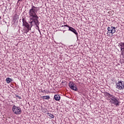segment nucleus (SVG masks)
<instances>
[{
	"label": "nucleus",
	"instance_id": "39448f33",
	"mask_svg": "<svg viewBox=\"0 0 124 124\" xmlns=\"http://www.w3.org/2000/svg\"><path fill=\"white\" fill-rule=\"evenodd\" d=\"M69 88H70V89H71V90H73V91H75L76 92H77V91H78V89L77 88V86L73 82H71V81L69 82Z\"/></svg>",
	"mask_w": 124,
	"mask_h": 124
},
{
	"label": "nucleus",
	"instance_id": "ddd939ff",
	"mask_svg": "<svg viewBox=\"0 0 124 124\" xmlns=\"http://www.w3.org/2000/svg\"><path fill=\"white\" fill-rule=\"evenodd\" d=\"M43 99L48 100V99H50V96L49 95L43 96Z\"/></svg>",
	"mask_w": 124,
	"mask_h": 124
},
{
	"label": "nucleus",
	"instance_id": "20e7f679",
	"mask_svg": "<svg viewBox=\"0 0 124 124\" xmlns=\"http://www.w3.org/2000/svg\"><path fill=\"white\" fill-rule=\"evenodd\" d=\"M13 112L16 115H20L22 113V109L19 107L14 106L12 108Z\"/></svg>",
	"mask_w": 124,
	"mask_h": 124
},
{
	"label": "nucleus",
	"instance_id": "9b49d317",
	"mask_svg": "<svg viewBox=\"0 0 124 124\" xmlns=\"http://www.w3.org/2000/svg\"><path fill=\"white\" fill-rule=\"evenodd\" d=\"M111 33H115L117 31V28L115 27L111 26Z\"/></svg>",
	"mask_w": 124,
	"mask_h": 124
},
{
	"label": "nucleus",
	"instance_id": "6e6552de",
	"mask_svg": "<svg viewBox=\"0 0 124 124\" xmlns=\"http://www.w3.org/2000/svg\"><path fill=\"white\" fill-rule=\"evenodd\" d=\"M119 47L121 48V50L122 52L124 51V44L123 43H121L118 45Z\"/></svg>",
	"mask_w": 124,
	"mask_h": 124
},
{
	"label": "nucleus",
	"instance_id": "2eb2a0df",
	"mask_svg": "<svg viewBox=\"0 0 124 124\" xmlns=\"http://www.w3.org/2000/svg\"><path fill=\"white\" fill-rule=\"evenodd\" d=\"M47 116L50 117L51 119H54V115L51 113H47Z\"/></svg>",
	"mask_w": 124,
	"mask_h": 124
},
{
	"label": "nucleus",
	"instance_id": "a211bd4d",
	"mask_svg": "<svg viewBox=\"0 0 124 124\" xmlns=\"http://www.w3.org/2000/svg\"><path fill=\"white\" fill-rule=\"evenodd\" d=\"M65 83V81H63V82H62V84H64Z\"/></svg>",
	"mask_w": 124,
	"mask_h": 124
},
{
	"label": "nucleus",
	"instance_id": "9d476101",
	"mask_svg": "<svg viewBox=\"0 0 124 124\" xmlns=\"http://www.w3.org/2000/svg\"><path fill=\"white\" fill-rule=\"evenodd\" d=\"M18 19H19V17L18 16V15H15L14 16V19L13 21L15 22H17V21H18Z\"/></svg>",
	"mask_w": 124,
	"mask_h": 124
},
{
	"label": "nucleus",
	"instance_id": "7ed1b4c3",
	"mask_svg": "<svg viewBox=\"0 0 124 124\" xmlns=\"http://www.w3.org/2000/svg\"><path fill=\"white\" fill-rule=\"evenodd\" d=\"M116 88L119 91L124 90V82L122 80L118 81L116 84Z\"/></svg>",
	"mask_w": 124,
	"mask_h": 124
},
{
	"label": "nucleus",
	"instance_id": "1a4fd4ad",
	"mask_svg": "<svg viewBox=\"0 0 124 124\" xmlns=\"http://www.w3.org/2000/svg\"><path fill=\"white\" fill-rule=\"evenodd\" d=\"M54 99L57 101H59V100L61 99V96H60L59 94H55L54 95Z\"/></svg>",
	"mask_w": 124,
	"mask_h": 124
},
{
	"label": "nucleus",
	"instance_id": "4468645a",
	"mask_svg": "<svg viewBox=\"0 0 124 124\" xmlns=\"http://www.w3.org/2000/svg\"><path fill=\"white\" fill-rule=\"evenodd\" d=\"M108 31L109 33H112V27H111V28L108 27Z\"/></svg>",
	"mask_w": 124,
	"mask_h": 124
},
{
	"label": "nucleus",
	"instance_id": "f257e3e1",
	"mask_svg": "<svg viewBox=\"0 0 124 124\" xmlns=\"http://www.w3.org/2000/svg\"><path fill=\"white\" fill-rule=\"evenodd\" d=\"M37 7L32 6L31 8L29 10V15L30 18V23H31V28L32 26H36V30H38L39 31H40L39 30V25L40 23L38 21V16L36 15V12H37Z\"/></svg>",
	"mask_w": 124,
	"mask_h": 124
},
{
	"label": "nucleus",
	"instance_id": "f03ea898",
	"mask_svg": "<svg viewBox=\"0 0 124 124\" xmlns=\"http://www.w3.org/2000/svg\"><path fill=\"white\" fill-rule=\"evenodd\" d=\"M106 95L109 98V102L112 103V104H114V105H116V106H119L120 102L118 100V98L116 97L114 95H111L109 93H106Z\"/></svg>",
	"mask_w": 124,
	"mask_h": 124
},
{
	"label": "nucleus",
	"instance_id": "aec40b11",
	"mask_svg": "<svg viewBox=\"0 0 124 124\" xmlns=\"http://www.w3.org/2000/svg\"><path fill=\"white\" fill-rule=\"evenodd\" d=\"M123 44H124V43H123Z\"/></svg>",
	"mask_w": 124,
	"mask_h": 124
},
{
	"label": "nucleus",
	"instance_id": "dca6fc26",
	"mask_svg": "<svg viewBox=\"0 0 124 124\" xmlns=\"http://www.w3.org/2000/svg\"><path fill=\"white\" fill-rule=\"evenodd\" d=\"M31 28L29 27V28H27V30H26V33H28V32H29V31H31Z\"/></svg>",
	"mask_w": 124,
	"mask_h": 124
},
{
	"label": "nucleus",
	"instance_id": "6ab92c4d",
	"mask_svg": "<svg viewBox=\"0 0 124 124\" xmlns=\"http://www.w3.org/2000/svg\"><path fill=\"white\" fill-rule=\"evenodd\" d=\"M18 0V1H20V0Z\"/></svg>",
	"mask_w": 124,
	"mask_h": 124
},
{
	"label": "nucleus",
	"instance_id": "0eeeda50",
	"mask_svg": "<svg viewBox=\"0 0 124 124\" xmlns=\"http://www.w3.org/2000/svg\"><path fill=\"white\" fill-rule=\"evenodd\" d=\"M22 21H23V25L26 27L27 29H29V28H30V25H29V23H28V22H27L24 18H23Z\"/></svg>",
	"mask_w": 124,
	"mask_h": 124
},
{
	"label": "nucleus",
	"instance_id": "423d86ee",
	"mask_svg": "<svg viewBox=\"0 0 124 124\" xmlns=\"http://www.w3.org/2000/svg\"><path fill=\"white\" fill-rule=\"evenodd\" d=\"M63 27H67V28H69L68 31H72V32H74V33H75V34H76V35H78V32H77V31H76V30H75V29H74L67 25H62V28Z\"/></svg>",
	"mask_w": 124,
	"mask_h": 124
},
{
	"label": "nucleus",
	"instance_id": "f3484780",
	"mask_svg": "<svg viewBox=\"0 0 124 124\" xmlns=\"http://www.w3.org/2000/svg\"><path fill=\"white\" fill-rule=\"evenodd\" d=\"M16 97H18V98H19V99H21V98L20 96H18L17 95H16Z\"/></svg>",
	"mask_w": 124,
	"mask_h": 124
},
{
	"label": "nucleus",
	"instance_id": "f8f14e48",
	"mask_svg": "<svg viewBox=\"0 0 124 124\" xmlns=\"http://www.w3.org/2000/svg\"><path fill=\"white\" fill-rule=\"evenodd\" d=\"M6 82L8 83V84H9V83H10L11 82H12L13 80L12 78H7L6 79Z\"/></svg>",
	"mask_w": 124,
	"mask_h": 124
}]
</instances>
